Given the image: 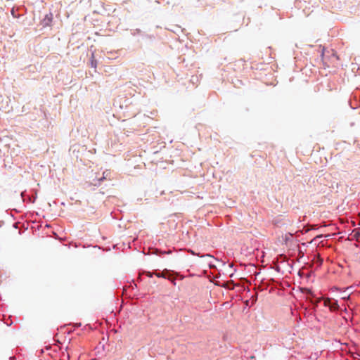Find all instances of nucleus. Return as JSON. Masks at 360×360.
Masks as SVG:
<instances>
[{
    "label": "nucleus",
    "instance_id": "nucleus-1",
    "mask_svg": "<svg viewBox=\"0 0 360 360\" xmlns=\"http://www.w3.org/2000/svg\"><path fill=\"white\" fill-rule=\"evenodd\" d=\"M245 66V61L243 60H240L238 61L235 62L231 67L233 71L236 72H240L243 71Z\"/></svg>",
    "mask_w": 360,
    "mask_h": 360
},
{
    "label": "nucleus",
    "instance_id": "nucleus-2",
    "mask_svg": "<svg viewBox=\"0 0 360 360\" xmlns=\"http://www.w3.org/2000/svg\"><path fill=\"white\" fill-rule=\"evenodd\" d=\"M329 308H330V311H335V310H337L338 309V302L337 301H335L333 302H331Z\"/></svg>",
    "mask_w": 360,
    "mask_h": 360
},
{
    "label": "nucleus",
    "instance_id": "nucleus-7",
    "mask_svg": "<svg viewBox=\"0 0 360 360\" xmlns=\"http://www.w3.org/2000/svg\"><path fill=\"white\" fill-rule=\"evenodd\" d=\"M322 59H323V62H324V63H327V62L326 61V58H325V57H324V55H323V54L322 55Z\"/></svg>",
    "mask_w": 360,
    "mask_h": 360
},
{
    "label": "nucleus",
    "instance_id": "nucleus-5",
    "mask_svg": "<svg viewBox=\"0 0 360 360\" xmlns=\"http://www.w3.org/2000/svg\"><path fill=\"white\" fill-rule=\"evenodd\" d=\"M91 66L96 68V62L94 60H91Z\"/></svg>",
    "mask_w": 360,
    "mask_h": 360
},
{
    "label": "nucleus",
    "instance_id": "nucleus-9",
    "mask_svg": "<svg viewBox=\"0 0 360 360\" xmlns=\"http://www.w3.org/2000/svg\"><path fill=\"white\" fill-rule=\"evenodd\" d=\"M92 360H96V359H92Z\"/></svg>",
    "mask_w": 360,
    "mask_h": 360
},
{
    "label": "nucleus",
    "instance_id": "nucleus-8",
    "mask_svg": "<svg viewBox=\"0 0 360 360\" xmlns=\"http://www.w3.org/2000/svg\"><path fill=\"white\" fill-rule=\"evenodd\" d=\"M321 237H322V235H319V236H317L316 237V238H321Z\"/></svg>",
    "mask_w": 360,
    "mask_h": 360
},
{
    "label": "nucleus",
    "instance_id": "nucleus-4",
    "mask_svg": "<svg viewBox=\"0 0 360 360\" xmlns=\"http://www.w3.org/2000/svg\"><path fill=\"white\" fill-rule=\"evenodd\" d=\"M332 58L334 60H338V57L337 56V55H336V53L335 52H333V53H332Z\"/></svg>",
    "mask_w": 360,
    "mask_h": 360
},
{
    "label": "nucleus",
    "instance_id": "nucleus-6",
    "mask_svg": "<svg viewBox=\"0 0 360 360\" xmlns=\"http://www.w3.org/2000/svg\"><path fill=\"white\" fill-rule=\"evenodd\" d=\"M156 276H158V277H160V276L165 277V276L164 272H162L161 274H156Z\"/></svg>",
    "mask_w": 360,
    "mask_h": 360
},
{
    "label": "nucleus",
    "instance_id": "nucleus-3",
    "mask_svg": "<svg viewBox=\"0 0 360 360\" xmlns=\"http://www.w3.org/2000/svg\"><path fill=\"white\" fill-rule=\"evenodd\" d=\"M330 303H331V300L330 298L324 299L323 304L325 307H330Z\"/></svg>",
    "mask_w": 360,
    "mask_h": 360
}]
</instances>
